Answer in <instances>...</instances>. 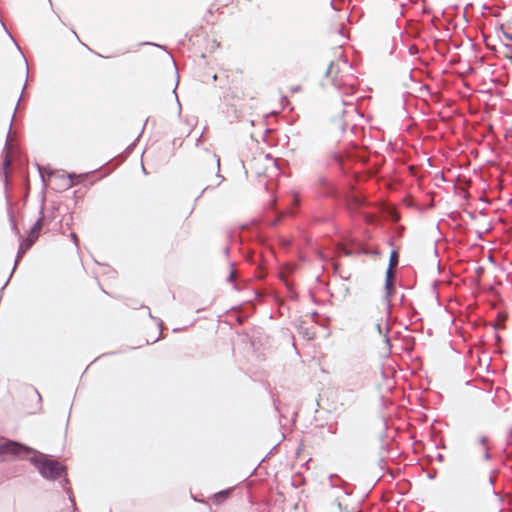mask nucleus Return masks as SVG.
<instances>
[{
	"label": "nucleus",
	"instance_id": "9",
	"mask_svg": "<svg viewBox=\"0 0 512 512\" xmlns=\"http://www.w3.org/2000/svg\"><path fill=\"white\" fill-rule=\"evenodd\" d=\"M69 177H70V184H69V186H73V185L78 184L84 178L83 175H78V176L69 175Z\"/></svg>",
	"mask_w": 512,
	"mask_h": 512
},
{
	"label": "nucleus",
	"instance_id": "1",
	"mask_svg": "<svg viewBox=\"0 0 512 512\" xmlns=\"http://www.w3.org/2000/svg\"><path fill=\"white\" fill-rule=\"evenodd\" d=\"M226 78L229 82L224 92V101L232 107H242L248 100L257 97L253 81L246 77L241 70L228 71Z\"/></svg>",
	"mask_w": 512,
	"mask_h": 512
},
{
	"label": "nucleus",
	"instance_id": "13",
	"mask_svg": "<svg viewBox=\"0 0 512 512\" xmlns=\"http://www.w3.org/2000/svg\"><path fill=\"white\" fill-rule=\"evenodd\" d=\"M41 228H42V219H41V218H39V219L36 221V223L34 224V226L32 227V229H31V230H33V231H35V232L40 233Z\"/></svg>",
	"mask_w": 512,
	"mask_h": 512
},
{
	"label": "nucleus",
	"instance_id": "8",
	"mask_svg": "<svg viewBox=\"0 0 512 512\" xmlns=\"http://www.w3.org/2000/svg\"><path fill=\"white\" fill-rule=\"evenodd\" d=\"M361 203H362V200L355 196L349 202V208L350 209H357L361 205Z\"/></svg>",
	"mask_w": 512,
	"mask_h": 512
},
{
	"label": "nucleus",
	"instance_id": "20",
	"mask_svg": "<svg viewBox=\"0 0 512 512\" xmlns=\"http://www.w3.org/2000/svg\"><path fill=\"white\" fill-rule=\"evenodd\" d=\"M72 237H73V239H74L75 243H77V242H78V238H77L76 234H74V233H73V234H72Z\"/></svg>",
	"mask_w": 512,
	"mask_h": 512
},
{
	"label": "nucleus",
	"instance_id": "12",
	"mask_svg": "<svg viewBox=\"0 0 512 512\" xmlns=\"http://www.w3.org/2000/svg\"><path fill=\"white\" fill-rule=\"evenodd\" d=\"M397 262H398V258H397V253L396 252H393L391 254V257H390V270L393 266L397 265Z\"/></svg>",
	"mask_w": 512,
	"mask_h": 512
},
{
	"label": "nucleus",
	"instance_id": "11",
	"mask_svg": "<svg viewBox=\"0 0 512 512\" xmlns=\"http://www.w3.org/2000/svg\"><path fill=\"white\" fill-rule=\"evenodd\" d=\"M227 495H228V492L217 493L214 495V501L219 503V502L223 501L224 499H226Z\"/></svg>",
	"mask_w": 512,
	"mask_h": 512
},
{
	"label": "nucleus",
	"instance_id": "5",
	"mask_svg": "<svg viewBox=\"0 0 512 512\" xmlns=\"http://www.w3.org/2000/svg\"><path fill=\"white\" fill-rule=\"evenodd\" d=\"M340 70L337 64L331 62L329 67L327 68L326 75L328 77H331L334 82L337 81V76L339 74Z\"/></svg>",
	"mask_w": 512,
	"mask_h": 512
},
{
	"label": "nucleus",
	"instance_id": "7",
	"mask_svg": "<svg viewBox=\"0 0 512 512\" xmlns=\"http://www.w3.org/2000/svg\"><path fill=\"white\" fill-rule=\"evenodd\" d=\"M385 287L387 290V295H390L393 290V280H392V273H391L390 269L387 271Z\"/></svg>",
	"mask_w": 512,
	"mask_h": 512
},
{
	"label": "nucleus",
	"instance_id": "10",
	"mask_svg": "<svg viewBox=\"0 0 512 512\" xmlns=\"http://www.w3.org/2000/svg\"><path fill=\"white\" fill-rule=\"evenodd\" d=\"M33 244V239H27L22 245H21V253H25L26 250H28Z\"/></svg>",
	"mask_w": 512,
	"mask_h": 512
},
{
	"label": "nucleus",
	"instance_id": "6",
	"mask_svg": "<svg viewBox=\"0 0 512 512\" xmlns=\"http://www.w3.org/2000/svg\"><path fill=\"white\" fill-rule=\"evenodd\" d=\"M500 53L507 59H512V45L510 43H504L501 47Z\"/></svg>",
	"mask_w": 512,
	"mask_h": 512
},
{
	"label": "nucleus",
	"instance_id": "4",
	"mask_svg": "<svg viewBox=\"0 0 512 512\" xmlns=\"http://www.w3.org/2000/svg\"><path fill=\"white\" fill-rule=\"evenodd\" d=\"M468 490L475 495L494 494V477L491 474H483L472 478L468 483Z\"/></svg>",
	"mask_w": 512,
	"mask_h": 512
},
{
	"label": "nucleus",
	"instance_id": "2",
	"mask_svg": "<svg viewBox=\"0 0 512 512\" xmlns=\"http://www.w3.org/2000/svg\"><path fill=\"white\" fill-rule=\"evenodd\" d=\"M29 461L46 479H57L66 471L65 466H63L60 462L38 451H35V453L29 457Z\"/></svg>",
	"mask_w": 512,
	"mask_h": 512
},
{
	"label": "nucleus",
	"instance_id": "17",
	"mask_svg": "<svg viewBox=\"0 0 512 512\" xmlns=\"http://www.w3.org/2000/svg\"><path fill=\"white\" fill-rule=\"evenodd\" d=\"M504 38L508 41V43L511 44L512 42V35L509 33H504Z\"/></svg>",
	"mask_w": 512,
	"mask_h": 512
},
{
	"label": "nucleus",
	"instance_id": "3",
	"mask_svg": "<svg viewBox=\"0 0 512 512\" xmlns=\"http://www.w3.org/2000/svg\"><path fill=\"white\" fill-rule=\"evenodd\" d=\"M35 451L36 450L28 446L14 441H7L0 445V455L3 456V460L26 459L29 461V457H31Z\"/></svg>",
	"mask_w": 512,
	"mask_h": 512
},
{
	"label": "nucleus",
	"instance_id": "19",
	"mask_svg": "<svg viewBox=\"0 0 512 512\" xmlns=\"http://www.w3.org/2000/svg\"><path fill=\"white\" fill-rule=\"evenodd\" d=\"M234 277H235V271L232 270L230 273V276H229V280H233Z\"/></svg>",
	"mask_w": 512,
	"mask_h": 512
},
{
	"label": "nucleus",
	"instance_id": "15",
	"mask_svg": "<svg viewBox=\"0 0 512 512\" xmlns=\"http://www.w3.org/2000/svg\"><path fill=\"white\" fill-rule=\"evenodd\" d=\"M38 236H39L38 232L31 230L27 239H33V243H34L35 240L38 238Z\"/></svg>",
	"mask_w": 512,
	"mask_h": 512
},
{
	"label": "nucleus",
	"instance_id": "14",
	"mask_svg": "<svg viewBox=\"0 0 512 512\" xmlns=\"http://www.w3.org/2000/svg\"><path fill=\"white\" fill-rule=\"evenodd\" d=\"M38 236H39L38 232L31 230L27 239H33V243H34L35 240L38 238Z\"/></svg>",
	"mask_w": 512,
	"mask_h": 512
},
{
	"label": "nucleus",
	"instance_id": "18",
	"mask_svg": "<svg viewBox=\"0 0 512 512\" xmlns=\"http://www.w3.org/2000/svg\"><path fill=\"white\" fill-rule=\"evenodd\" d=\"M10 165V159L8 158V155L5 157V160L3 161V167L6 168Z\"/></svg>",
	"mask_w": 512,
	"mask_h": 512
},
{
	"label": "nucleus",
	"instance_id": "21",
	"mask_svg": "<svg viewBox=\"0 0 512 512\" xmlns=\"http://www.w3.org/2000/svg\"><path fill=\"white\" fill-rule=\"evenodd\" d=\"M385 343H386L388 346H390V342H389V339H388L387 337L385 338Z\"/></svg>",
	"mask_w": 512,
	"mask_h": 512
},
{
	"label": "nucleus",
	"instance_id": "16",
	"mask_svg": "<svg viewBox=\"0 0 512 512\" xmlns=\"http://www.w3.org/2000/svg\"><path fill=\"white\" fill-rule=\"evenodd\" d=\"M38 236H39L38 232L31 230L27 239H33V243H34L35 240L38 238Z\"/></svg>",
	"mask_w": 512,
	"mask_h": 512
}]
</instances>
